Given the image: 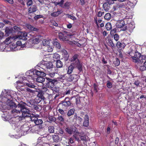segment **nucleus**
<instances>
[{"instance_id": "obj_1", "label": "nucleus", "mask_w": 146, "mask_h": 146, "mask_svg": "<svg viewBox=\"0 0 146 146\" xmlns=\"http://www.w3.org/2000/svg\"><path fill=\"white\" fill-rule=\"evenodd\" d=\"M6 97L10 101L8 102L7 104L8 108L9 109H13L17 108L18 109H14L12 110L11 112L14 115H16V114H18L21 113V111L24 110H26V103L21 101L17 105L12 100L13 99L12 94H10V91L7 92L6 93Z\"/></svg>"}, {"instance_id": "obj_2", "label": "nucleus", "mask_w": 146, "mask_h": 146, "mask_svg": "<svg viewBox=\"0 0 146 146\" xmlns=\"http://www.w3.org/2000/svg\"><path fill=\"white\" fill-rule=\"evenodd\" d=\"M38 66L43 69L45 72L52 69L53 65L51 62L43 60L38 64Z\"/></svg>"}, {"instance_id": "obj_3", "label": "nucleus", "mask_w": 146, "mask_h": 146, "mask_svg": "<svg viewBox=\"0 0 146 146\" xmlns=\"http://www.w3.org/2000/svg\"><path fill=\"white\" fill-rule=\"evenodd\" d=\"M79 55L78 54H75L71 58L70 61L74 62L72 63H74L76 67L80 72H82V65L80 63L79 60L78 59Z\"/></svg>"}, {"instance_id": "obj_4", "label": "nucleus", "mask_w": 146, "mask_h": 146, "mask_svg": "<svg viewBox=\"0 0 146 146\" xmlns=\"http://www.w3.org/2000/svg\"><path fill=\"white\" fill-rule=\"evenodd\" d=\"M71 104V101L69 97H66L62 101H61L58 104V106H60L65 110L68 109V108L70 106Z\"/></svg>"}, {"instance_id": "obj_5", "label": "nucleus", "mask_w": 146, "mask_h": 146, "mask_svg": "<svg viewBox=\"0 0 146 146\" xmlns=\"http://www.w3.org/2000/svg\"><path fill=\"white\" fill-rule=\"evenodd\" d=\"M133 51H131L128 53L131 56L132 59L133 61L135 62H140L141 61L140 60L141 56V54L137 50L133 53L134 55L133 56Z\"/></svg>"}, {"instance_id": "obj_6", "label": "nucleus", "mask_w": 146, "mask_h": 146, "mask_svg": "<svg viewBox=\"0 0 146 146\" xmlns=\"http://www.w3.org/2000/svg\"><path fill=\"white\" fill-rule=\"evenodd\" d=\"M47 81L46 83V86L47 87L49 88H53L55 85V83L56 82V80L55 79H51L49 78H46Z\"/></svg>"}, {"instance_id": "obj_7", "label": "nucleus", "mask_w": 146, "mask_h": 146, "mask_svg": "<svg viewBox=\"0 0 146 146\" xmlns=\"http://www.w3.org/2000/svg\"><path fill=\"white\" fill-rule=\"evenodd\" d=\"M135 27V26L131 23L127 24L125 27L121 29L123 31H127L130 33H132Z\"/></svg>"}, {"instance_id": "obj_8", "label": "nucleus", "mask_w": 146, "mask_h": 146, "mask_svg": "<svg viewBox=\"0 0 146 146\" xmlns=\"http://www.w3.org/2000/svg\"><path fill=\"white\" fill-rule=\"evenodd\" d=\"M21 113H22L23 116L25 117H29L31 115V111L27 108H26V110H23L21 111Z\"/></svg>"}, {"instance_id": "obj_9", "label": "nucleus", "mask_w": 146, "mask_h": 146, "mask_svg": "<svg viewBox=\"0 0 146 146\" xmlns=\"http://www.w3.org/2000/svg\"><path fill=\"white\" fill-rule=\"evenodd\" d=\"M27 73L29 74V75H28L29 78L32 79L33 81L35 80L36 77L35 76L34 69L32 70H29Z\"/></svg>"}, {"instance_id": "obj_10", "label": "nucleus", "mask_w": 146, "mask_h": 146, "mask_svg": "<svg viewBox=\"0 0 146 146\" xmlns=\"http://www.w3.org/2000/svg\"><path fill=\"white\" fill-rule=\"evenodd\" d=\"M43 71H38L36 69H34V73H35V76L36 78L38 77L44 76L46 75V74Z\"/></svg>"}, {"instance_id": "obj_11", "label": "nucleus", "mask_w": 146, "mask_h": 146, "mask_svg": "<svg viewBox=\"0 0 146 146\" xmlns=\"http://www.w3.org/2000/svg\"><path fill=\"white\" fill-rule=\"evenodd\" d=\"M67 35L66 33L60 32L58 34L59 38L62 41H67L68 40Z\"/></svg>"}, {"instance_id": "obj_12", "label": "nucleus", "mask_w": 146, "mask_h": 146, "mask_svg": "<svg viewBox=\"0 0 146 146\" xmlns=\"http://www.w3.org/2000/svg\"><path fill=\"white\" fill-rule=\"evenodd\" d=\"M38 10V8L36 5H33L31 6L28 9L29 13H34Z\"/></svg>"}, {"instance_id": "obj_13", "label": "nucleus", "mask_w": 146, "mask_h": 146, "mask_svg": "<svg viewBox=\"0 0 146 146\" xmlns=\"http://www.w3.org/2000/svg\"><path fill=\"white\" fill-rule=\"evenodd\" d=\"M63 12V11L62 9H58L56 11L51 13L50 15L53 17H56L62 13Z\"/></svg>"}, {"instance_id": "obj_14", "label": "nucleus", "mask_w": 146, "mask_h": 146, "mask_svg": "<svg viewBox=\"0 0 146 146\" xmlns=\"http://www.w3.org/2000/svg\"><path fill=\"white\" fill-rule=\"evenodd\" d=\"M14 31L12 28L6 27L5 29V35L6 36H9L11 34H12Z\"/></svg>"}, {"instance_id": "obj_15", "label": "nucleus", "mask_w": 146, "mask_h": 146, "mask_svg": "<svg viewBox=\"0 0 146 146\" xmlns=\"http://www.w3.org/2000/svg\"><path fill=\"white\" fill-rule=\"evenodd\" d=\"M75 67H76V66L74 65V63H72L68 67L67 74H71L73 72Z\"/></svg>"}, {"instance_id": "obj_16", "label": "nucleus", "mask_w": 146, "mask_h": 146, "mask_svg": "<svg viewBox=\"0 0 146 146\" xmlns=\"http://www.w3.org/2000/svg\"><path fill=\"white\" fill-rule=\"evenodd\" d=\"M126 45L123 42H121L120 41H118L116 44L117 47L121 50H123L124 48Z\"/></svg>"}, {"instance_id": "obj_17", "label": "nucleus", "mask_w": 146, "mask_h": 146, "mask_svg": "<svg viewBox=\"0 0 146 146\" xmlns=\"http://www.w3.org/2000/svg\"><path fill=\"white\" fill-rule=\"evenodd\" d=\"M11 113L12 114V115L14 116L9 119V121L10 124H16L17 123V119L16 117V115H13L12 113V112H11Z\"/></svg>"}, {"instance_id": "obj_18", "label": "nucleus", "mask_w": 146, "mask_h": 146, "mask_svg": "<svg viewBox=\"0 0 146 146\" xmlns=\"http://www.w3.org/2000/svg\"><path fill=\"white\" fill-rule=\"evenodd\" d=\"M125 25L124 21L123 20H121L117 23L116 27L118 28H121V29L124 28L123 27L125 26Z\"/></svg>"}, {"instance_id": "obj_19", "label": "nucleus", "mask_w": 146, "mask_h": 146, "mask_svg": "<svg viewBox=\"0 0 146 146\" xmlns=\"http://www.w3.org/2000/svg\"><path fill=\"white\" fill-rule=\"evenodd\" d=\"M14 39V37L10 36L7 38L4 42L5 44L8 45L12 42Z\"/></svg>"}, {"instance_id": "obj_20", "label": "nucleus", "mask_w": 146, "mask_h": 146, "mask_svg": "<svg viewBox=\"0 0 146 146\" xmlns=\"http://www.w3.org/2000/svg\"><path fill=\"white\" fill-rule=\"evenodd\" d=\"M26 86H27L29 87L35 88L36 86L34 85V83H33L32 82H31V81H28L27 82L25 83L24 82H22Z\"/></svg>"}, {"instance_id": "obj_21", "label": "nucleus", "mask_w": 146, "mask_h": 146, "mask_svg": "<svg viewBox=\"0 0 146 146\" xmlns=\"http://www.w3.org/2000/svg\"><path fill=\"white\" fill-rule=\"evenodd\" d=\"M89 124V117L88 115L86 114L84 117V121L83 123V125L85 127H87Z\"/></svg>"}, {"instance_id": "obj_22", "label": "nucleus", "mask_w": 146, "mask_h": 146, "mask_svg": "<svg viewBox=\"0 0 146 146\" xmlns=\"http://www.w3.org/2000/svg\"><path fill=\"white\" fill-rule=\"evenodd\" d=\"M36 102L34 100H31L30 101H27L26 104L27 106L30 107L32 109L33 108V107L35 106V104Z\"/></svg>"}, {"instance_id": "obj_23", "label": "nucleus", "mask_w": 146, "mask_h": 146, "mask_svg": "<svg viewBox=\"0 0 146 146\" xmlns=\"http://www.w3.org/2000/svg\"><path fill=\"white\" fill-rule=\"evenodd\" d=\"M107 42L108 45L111 48L113 49L115 47V45L113 42V40L111 38L108 39Z\"/></svg>"}, {"instance_id": "obj_24", "label": "nucleus", "mask_w": 146, "mask_h": 146, "mask_svg": "<svg viewBox=\"0 0 146 146\" xmlns=\"http://www.w3.org/2000/svg\"><path fill=\"white\" fill-rule=\"evenodd\" d=\"M44 91L41 90H40L37 95V96L39 97V98L42 99L43 101H44L45 99V98L44 96Z\"/></svg>"}, {"instance_id": "obj_25", "label": "nucleus", "mask_w": 146, "mask_h": 146, "mask_svg": "<svg viewBox=\"0 0 146 146\" xmlns=\"http://www.w3.org/2000/svg\"><path fill=\"white\" fill-rule=\"evenodd\" d=\"M26 27L28 29L31 31H37L38 30V29L34 27L33 26L29 24H27Z\"/></svg>"}, {"instance_id": "obj_26", "label": "nucleus", "mask_w": 146, "mask_h": 146, "mask_svg": "<svg viewBox=\"0 0 146 146\" xmlns=\"http://www.w3.org/2000/svg\"><path fill=\"white\" fill-rule=\"evenodd\" d=\"M110 5L109 4H108V3H105L103 6L104 10L106 11H108L110 9Z\"/></svg>"}, {"instance_id": "obj_27", "label": "nucleus", "mask_w": 146, "mask_h": 146, "mask_svg": "<svg viewBox=\"0 0 146 146\" xmlns=\"http://www.w3.org/2000/svg\"><path fill=\"white\" fill-rule=\"evenodd\" d=\"M137 2V0H129L127 2V4L132 7L135 5Z\"/></svg>"}, {"instance_id": "obj_28", "label": "nucleus", "mask_w": 146, "mask_h": 146, "mask_svg": "<svg viewBox=\"0 0 146 146\" xmlns=\"http://www.w3.org/2000/svg\"><path fill=\"white\" fill-rule=\"evenodd\" d=\"M43 77L40 76L36 78L35 80H36V81L38 82L42 83L44 82L45 80L44 78H43Z\"/></svg>"}, {"instance_id": "obj_29", "label": "nucleus", "mask_w": 146, "mask_h": 146, "mask_svg": "<svg viewBox=\"0 0 146 146\" xmlns=\"http://www.w3.org/2000/svg\"><path fill=\"white\" fill-rule=\"evenodd\" d=\"M45 73L52 78L54 76L55 74V72H54V71L52 69L50 70L49 71H48L47 72H45Z\"/></svg>"}, {"instance_id": "obj_30", "label": "nucleus", "mask_w": 146, "mask_h": 146, "mask_svg": "<svg viewBox=\"0 0 146 146\" xmlns=\"http://www.w3.org/2000/svg\"><path fill=\"white\" fill-rule=\"evenodd\" d=\"M60 55L57 53H55L53 54V60L54 61H56L59 60H60Z\"/></svg>"}, {"instance_id": "obj_31", "label": "nucleus", "mask_w": 146, "mask_h": 146, "mask_svg": "<svg viewBox=\"0 0 146 146\" xmlns=\"http://www.w3.org/2000/svg\"><path fill=\"white\" fill-rule=\"evenodd\" d=\"M56 66L57 68H61L62 67L63 63L60 60L56 61Z\"/></svg>"}, {"instance_id": "obj_32", "label": "nucleus", "mask_w": 146, "mask_h": 146, "mask_svg": "<svg viewBox=\"0 0 146 146\" xmlns=\"http://www.w3.org/2000/svg\"><path fill=\"white\" fill-rule=\"evenodd\" d=\"M53 44L54 46H55V47L58 49H60V43L57 41L56 39L53 41Z\"/></svg>"}, {"instance_id": "obj_33", "label": "nucleus", "mask_w": 146, "mask_h": 146, "mask_svg": "<svg viewBox=\"0 0 146 146\" xmlns=\"http://www.w3.org/2000/svg\"><path fill=\"white\" fill-rule=\"evenodd\" d=\"M72 134H79V132L77 130V128L75 127V126H72Z\"/></svg>"}, {"instance_id": "obj_34", "label": "nucleus", "mask_w": 146, "mask_h": 146, "mask_svg": "<svg viewBox=\"0 0 146 146\" xmlns=\"http://www.w3.org/2000/svg\"><path fill=\"white\" fill-rule=\"evenodd\" d=\"M27 36V33H22L21 35L19 36V38L20 39H22L24 40H26L27 39L26 37Z\"/></svg>"}, {"instance_id": "obj_35", "label": "nucleus", "mask_w": 146, "mask_h": 146, "mask_svg": "<svg viewBox=\"0 0 146 146\" xmlns=\"http://www.w3.org/2000/svg\"><path fill=\"white\" fill-rule=\"evenodd\" d=\"M17 114H16V117L17 119V122H19V121H23V120H25V117L23 116H22L19 117V115H17Z\"/></svg>"}, {"instance_id": "obj_36", "label": "nucleus", "mask_w": 146, "mask_h": 146, "mask_svg": "<svg viewBox=\"0 0 146 146\" xmlns=\"http://www.w3.org/2000/svg\"><path fill=\"white\" fill-rule=\"evenodd\" d=\"M75 111V110L74 108L70 109L67 113L68 116L70 117L74 114Z\"/></svg>"}, {"instance_id": "obj_37", "label": "nucleus", "mask_w": 146, "mask_h": 146, "mask_svg": "<svg viewBox=\"0 0 146 146\" xmlns=\"http://www.w3.org/2000/svg\"><path fill=\"white\" fill-rule=\"evenodd\" d=\"M105 27L107 31H110L112 29V26L111 23H107L105 25Z\"/></svg>"}, {"instance_id": "obj_38", "label": "nucleus", "mask_w": 146, "mask_h": 146, "mask_svg": "<svg viewBox=\"0 0 146 146\" xmlns=\"http://www.w3.org/2000/svg\"><path fill=\"white\" fill-rule=\"evenodd\" d=\"M71 130V127H68L66 128L65 129V131L68 134L70 135H72V132Z\"/></svg>"}, {"instance_id": "obj_39", "label": "nucleus", "mask_w": 146, "mask_h": 146, "mask_svg": "<svg viewBox=\"0 0 146 146\" xmlns=\"http://www.w3.org/2000/svg\"><path fill=\"white\" fill-rule=\"evenodd\" d=\"M111 16L110 13H106L104 16V18L107 20H109L111 18Z\"/></svg>"}, {"instance_id": "obj_40", "label": "nucleus", "mask_w": 146, "mask_h": 146, "mask_svg": "<svg viewBox=\"0 0 146 146\" xmlns=\"http://www.w3.org/2000/svg\"><path fill=\"white\" fill-rule=\"evenodd\" d=\"M52 139L53 141L55 142H57L59 140V136L56 135H54L52 136Z\"/></svg>"}, {"instance_id": "obj_41", "label": "nucleus", "mask_w": 146, "mask_h": 146, "mask_svg": "<svg viewBox=\"0 0 146 146\" xmlns=\"http://www.w3.org/2000/svg\"><path fill=\"white\" fill-rule=\"evenodd\" d=\"M29 128L26 125H23L21 127V129L23 132H27L29 129Z\"/></svg>"}, {"instance_id": "obj_42", "label": "nucleus", "mask_w": 146, "mask_h": 146, "mask_svg": "<svg viewBox=\"0 0 146 146\" xmlns=\"http://www.w3.org/2000/svg\"><path fill=\"white\" fill-rule=\"evenodd\" d=\"M38 127L36 125H35L32 127L30 131L33 133L36 132V131H38Z\"/></svg>"}, {"instance_id": "obj_43", "label": "nucleus", "mask_w": 146, "mask_h": 146, "mask_svg": "<svg viewBox=\"0 0 146 146\" xmlns=\"http://www.w3.org/2000/svg\"><path fill=\"white\" fill-rule=\"evenodd\" d=\"M54 127L53 126H49L48 127V132L50 133H54Z\"/></svg>"}, {"instance_id": "obj_44", "label": "nucleus", "mask_w": 146, "mask_h": 146, "mask_svg": "<svg viewBox=\"0 0 146 146\" xmlns=\"http://www.w3.org/2000/svg\"><path fill=\"white\" fill-rule=\"evenodd\" d=\"M35 123L37 125H40L42 123L43 121L42 119H38L37 118Z\"/></svg>"}, {"instance_id": "obj_45", "label": "nucleus", "mask_w": 146, "mask_h": 146, "mask_svg": "<svg viewBox=\"0 0 146 146\" xmlns=\"http://www.w3.org/2000/svg\"><path fill=\"white\" fill-rule=\"evenodd\" d=\"M120 63V61L118 58H116L115 61L113 62V64L115 66H118Z\"/></svg>"}, {"instance_id": "obj_46", "label": "nucleus", "mask_w": 146, "mask_h": 146, "mask_svg": "<svg viewBox=\"0 0 146 146\" xmlns=\"http://www.w3.org/2000/svg\"><path fill=\"white\" fill-rule=\"evenodd\" d=\"M114 39L116 41H117L119 38V35L116 33L115 34H113L112 33Z\"/></svg>"}, {"instance_id": "obj_47", "label": "nucleus", "mask_w": 146, "mask_h": 146, "mask_svg": "<svg viewBox=\"0 0 146 146\" xmlns=\"http://www.w3.org/2000/svg\"><path fill=\"white\" fill-rule=\"evenodd\" d=\"M75 75L72 74L70 75L69 77L67 78V80L69 82H72L75 78Z\"/></svg>"}, {"instance_id": "obj_48", "label": "nucleus", "mask_w": 146, "mask_h": 146, "mask_svg": "<svg viewBox=\"0 0 146 146\" xmlns=\"http://www.w3.org/2000/svg\"><path fill=\"white\" fill-rule=\"evenodd\" d=\"M39 106V105H38L36 103L35 104L32 110L34 109L37 111H40L41 109L40 108H39L38 107Z\"/></svg>"}, {"instance_id": "obj_49", "label": "nucleus", "mask_w": 146, "mask_h": 146, "mask_svg": "<svg viewBox=\"0 0 146 146\" xmlns=\"http://www.w3.org/2000/svg\"><path fill=\"white\" fill-rule=\"evenodd\" d=\"M29 117H30V119L31 121H34V123L36 120V119L37 117H36L33 114L31 115V116Z\"/></svg>"}, {"instance_id": "obj_50", "label": "nucleus", "mask_w": 146, "mask_h": 146, "mask_svg": "<svg viewBox=\"0 0 146 146\" xmlns=\"http://www.w3.org/2000/svg\"><path fill=\"white\" fill-rule=\"evenodd\" d=\"M27 1L26 5L27 7L31 6L33 4L32 0H26Z\"/></svg>"}, {"instance_id": "obj_51", "label": "nucleus", "mask_w": 146, "mask_h": 146, "mask_svg": "<svg viewBox=\"0 0 146 146\" xmlns=\"http://www.w3.org/2000/svg\"><path fill=\"white\" fill-rule=\"evenodd\" d=\"M56 121V118L54 117L50 116L48 118V121L51 123L53 121L55 122Z\"/></svg>"}, {"instance_id": "obj_52", "label": "nucleus", "mask_w": 146, "mask_h": 146, "mask_svg": "<svg viewBox=\"0 0 146 146\" xmlns=\"http://www.w3.org/2000/svg\"><path fill=\"white\" fill-rule=\"evenodd\" d=\"M106 86L109 88H111L112 87V83L110 81H107Z\"/></svg>"}, {"instance_id": "obj_53", "label": "nucleus", "mask_w": 146, "mask_h": 146, "mask_svg": "<svg viewBox=\"0 0 146 146\" xmlns=\"http://www.w3.org/2000/svg\"><path fill=\"white\" fill-rule=\"evenodd\" d=\"M94 90V92H98V85L97 84L94 83L93 85Z\"/></svg>"}, {"instance_id": "obj_54", "label": "nucleus", "mask_w": 146, "mask_h": 146, "mask_svg": "<svg viewBox=\"0 0 146 146\" xmlns=\"http://www.w3.org/2000/svg\"><path fill=\"white\" fill-rule=\"evenodd\" d=\"M70 2H66L64 4V7L67 9H68L70 6Z\"/></svg>"}, {"instance_id": "obj_55", "label": "nucleus", "mask_w": 146, "mask_h": 146, "mask_svg": "<svg viewBox=\"0 0 146 146\" xmlns=\"http://www.w3.org/2000/svg\"><path fill=\"white\" fill-rule=\"evenodd\" d=\"M40 98H39V97L37 96L35 100V101L36 103L37 104H38L42 100V99H41Z\"/></svg>"}, {"instance_id": "obj_56", "label": "nucleus", "mask_w": 146, "mask_h": 146, "mask_svg": "<svg viewBox=\"0 0 146 146\" xmlns=\"http://www.w3.org/2000/svg\"><path fill=\"white\" fill-rule=\"evenodd\" d=\"M39 42V39L37 38L33 39V42L35 44H37Z\"/></svg>"}, {"instance_id": "obj_57", "label": "nucleus", "mask_w": 146, "mask_h": 146, "mask_svg": "<svg viewBox=\"0 0 146 146\" xmlns=\"http://www.w3.org/2000/svg\"><path fill=\"white\" fill-rule=\"evenodd\" d=\"M64 111H65L64 110V109H63L62 108H60L58 109V111L59 112V113L62 115H64L65 114V113L64 112Z\"/></svg>"}, {"instance_id": "obj_58", "label": "nucleus", "mask_w": 146, "mask_h": 146, "mask_svg": "<svg viewBox=\"0 0 146 146\" xmlns=\"http://www.w3.org/2000/svg\"><path fill=\"white\" fill-rule=\"evenodd\" d=\"M43 17V16L42 15H38L35 16L34 17V19L35 20H37L39 19L42 18Z\"/></svg>"}, {"instance_id": "obj_59", "label": "nucleus", "mask_w": 146, "mask_h": 146, "mask_svg": "<svg viewBox=\"0 0 146 146\" xmlns=\"http://www.w3.org/2000/svg\"><path fill=\"white\" fill-rule=\"evenodd\" d=\"M77 119L78 116L76 113L74 115V117H73V118L72 119V121L75 122L76 121Z\"/></svg>"}, {"instance_id": "obj_60", "label": "nucleus", "mask_w": 146, "mask_h": 146, "mask_svg": "<svg viewBox=\"0 0 146 146\" xmlns=\"http://www.w3.org/2000/svg\"><path fill=\"white\" fill-rule=\"evenodd\" d=\"M58 119L60 122H64V119L61 115H59L58 117Z\"/></svg>"}, {"instance_id": "obj_61", "label": "nucleus", "mask_w": 146, "mask_h": 146, "mask_svg": "<svg viewBox=\"0 0 146 146\" xmlns=\"http://www.w3.org/2000/svg\"><path fill=\"white\" fill-rule=\"evenodd\" d=\"M42 43L44 46H46V45H48L49 43V41L48 40L45 39L43 40V41H42Z\"/></svg>"}, {"instance_id": "obj_62", "label": "nucleus", "mask_w": 146, "mask_h": 146, "mask_svg": "<svg viewBox=\"0 0 146 146\" xmlns=\"http://www.w3.org/2000/svg\"><path fill=\"white\" fill-rule=\"evenodd\" d=\"M141 61L140 62L141 63L143 62V60H146V56L145 55H141V56L140 58Z\"/></svg>"}, {"instance_id": "obj_63", "label": "nucleus", "mask_w": 146, "mask_h": 146, "mask_svg": "<svg viewBox=\"0 0 146 146\" xmlns=\"http://www.w3.org/2000/svg\"><path fill=\"white\" fill-rule=\"evenodd\" d=\"M68 17L72 20L74 21L76 19V17L74 16H72L71 15L67 14Z\"/></svg>"}, {"instance_id": "obj_64", "label": "nucleus", "mask_w": 146, "mask_h": 146, "mask_svg": "<svg viewBox=\"0 0 146 146\" xmlns=\"http://www.w3.org/2000/svg\"><path fill=\"white\" fill-rule=\"evenodd\" d=\"M53 91L56 93H58L60 91V89L59 87H55L53 89Z\"/></svg>"}]
</instances>
